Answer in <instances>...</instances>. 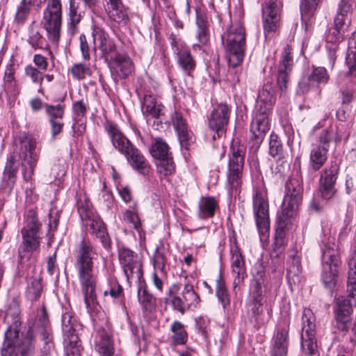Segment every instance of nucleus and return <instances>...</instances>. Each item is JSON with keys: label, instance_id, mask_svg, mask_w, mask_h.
Instances as JSON below:
<instances>
[{"label": "nucleus", "instance_id": "12", "mask_svg": "<svg viewBox=\"0 0 356 356\" xmlns=\"http://www.w3.org/2000/svg\"><path fill=\"white\" fill-rule=\"evenodd\" d=\"M286 191L282 211L286 215L295 216L302 200L303 188L301 180L295 177L290 178L286 184Z\"/></svg>", "mask_w": 356, "mask_h": 356}, {"label": "nucleus", "instance_id": "31", "mask_svg": "<svg viewBox=\"0 0 356 356\" xmlns=\"http://www.w3.org/2000/svg\"><path fill=\"white\" fill-rule=\"evenodd\" d=\"M119 259L127 282L131 284L134 273V255L131 250L122 248L119 251Z\"/></svg>", "mask_w": 356, "mask_h": 356}, {"label": "nucleus", "instance_id": "29", "mask_svg": "<svg viewBox=\"0 0 356 356\" xmlns=\"http://www.w3.org/2000/svg\"><path fill=\"white\" fill-rule=\"evenodd\" d=\"M275 102L274 91L270 85H264L259 92L256 110L270 113Z\"/></svg>", "mask_w": 356, "mask_h": 356}, {"label": "nucleus", "instance_id": "19", "mask_svg": "<svg viewBox=\"0 0 356 356\" xmlns=\"http://www.w3.org/2000/svg\"><path fill=\"white\" fill-rule=\"evenodd\" d=\"M289 325L279 327L273 339L270 356H286L289 346Z\"/></svg>", "mask_w": 356, "mask_h": 356}, {"label": "nucleus", "instance_id": "58", "mask_svg": "<svg viewBox=\"0 0 356 356\" xmlns=\"http://www.w3.org/2000/svg\"><path fill=\"white\" fill-rule=\"evenodd\" d=\"M31 11V8L24 4L20 3L17 8L15 16V21L17 24H22L26 20Z\"/></svg>", "mask_w": 356, "mask_h": 356}, {"label": "nucleus", "instance_id": "32", "mask_svg": "<svg viewBox=\"0 0 356 356\" xmlns=\"http://www.w3.org/2000/svg\"><path fill=\"white\" fill-rule=\"evenodd\" d=\"M328 150L325 147L314 145L309 154V164L314 171L319 170L327 159Z\"/></svg>", "mask_w": 356, "mask_h": 356}, {"label": "nucleus", "instance_id": "22", "mask_svg": "<svg viewBox=\"0 0 356 356\" xmlns=\"http://www.w3.org/2000/svg\"><path fill=\"white\" fill-rule=\"evenodd\" d=\"M330 76L327 70L323 67H317L309 75L304 76L299 83V88L302 92H308L316 83H326Z\"/></svg>", "mask_w": 356, "mask_h": 356}, {"label": "nucleus", "instance_id": "34", "mask_svg": "<svg viewBox=\"0 0 356 356\" xmlns=\"http://www.w3.org/2000/svg\"><path fill=\"white\" fill-rule=\"evenodd\" d=\"M351 9V4L348 0H341L339 4L337 13L334 17V28L340 29V31L346 33L348 25L346 23L347 15Z\"/></svg>", "mask_w": 356, "mask_h": 356}, {"label": "nucleus", "instance_id": "7", "mask_svg": "<svg viewBox=\"0 0 356 356\" xmlns=\"http://www.w3.org/2000/svg\"><path fill=\"white\" fill-rule=\"evenodd\" d=\"M42 23L49 39L54 44H58L62 26V9L58 0H48L43 13Z\"/></svg>", "mask_w": 356, "mask_h": 356}, {"label": "nucleus", "instance_id": "64", "mask_svg": "<svg viewBox=\"0 0 356 356\" xmlns=\"http://www.w3.org/2000/svg\"><path fill=\"white\" fill-rule=\"evenodd\" d=\"M346 63L348 67L350 74H353L356 69V51H349L346 56Z\"/></svg>", "mask_w": 356, "mask_h": 356}, {"label": "nucleus", "instance_id": "35", "mask_svg": "<svg viewBox=\"0 0 356 356\" xmlns=\"http://www.w3.org/2000/svg\"><path fill=\"white\" fill-rule=\"evenodd\" d=\"M107 3V11L109 17L118 22L120 23L125 20L127 13L123 8L121 0H105Z\"/></svg>", "mask_w": 356, "mask_h": 356}, {"label": "nucleus", "instance_id": "63", "mask_svg": "<svg viewBox=\"0 0 356 356\" xmlns=\"http://www.w3.org/2000/svg\"><path fill=\"white\" fill-rule=\"evenodd\" d=\"M3 90L8 95L16 97L19 91L17 81H10L3 84Z\"/></svg>", "mask_w": 356, "mask_h": 356}, {"label": "nucleus", "instance_id": "33", "mask_svg": "<svg viewBox=\"0 0 356 356\" xmlns=\"http://www.w3.org/2000/svg\"><path fill=\"white\" fill-rule=\"evenodd\" d=\"M218 207V202L213 197H202L198 204V216L201 219L211 218Z\"/></svg>", "mask_w": 356, "mask_h": 356}, {"label": "nucleus", "instance_id": "10", "mask_svg": "<svg viewBox=\"0 0 356 356\" xmlns=\"http://www.w3.org/2000/svg\"><path fill=\"white\" fill-rule=\"evenodd\" d=\"M253 210L259 233L264 238L270 229L268 202L265 191L255 190L253 195Z\"/></svg>", "mask_w": 356, "mask_h": 356}, {"label": "nucleus", "instance_id": "59", "mask_svg": "<svg viewBox=\"0 0 356 356\" xmlns=\"http://www.w3.org/2000/svg\"><path fill=\"white\" fill-rule=\"evenodd\" d=\"M122 292V286L115 281L111 283V287L108 290L104 291V296H110L113 298H118Z\"/></svg>", "mask_w": 356, "mask_h": 356}, {"label": "nucleus", "instance_id": "18", "mask_svg": "<svg viewBox=\"0 0 356 356\" xmlns=\"http://www.w3.org/2000/svg\"><path fill=\"white\" fill-rule=\"evenodd\" d=\"M230 115V108L227 104H220L211 111L209 118V126L215 131L218 138L225 133Z\"/></svg>", "mask_w": 356, "mask_h": 356}, {"label": "nucleus", "instance_id": "16", "mask_svg": "<svg viewBox=\"0 0 356 356\" xmlns=\"http://www.w3.org/2000/svg\"><path fill=\"white\" fill-rule=\"evenodd\" d=\"M339 172L337 164L326 167L321 172L319 179V192L325 200H330L336 193L335 183Z\"/></svg>", "mask_w": 356, "mask_h": 356}, {"label": "nucleus", "instance_id": "57", "mask_svg": "<svg viewBox=\"0 0 356 356\" xmlns=\"http://www.w3.org/2000/svg\"><path fill=\"white\" fill-rule=\"evenodd\" d=\"M39 321L41 323L42 326L40 334L42 340L44 342H45V341L51 340L49 338L50 331L49 328V320L44 309L42 311V315L40 317Z\"/></svg>", "mask_w": 356, "mask_h": 356}, {"label": "nucleus", "instance_id": "56", "mask_svg": "<svg viewBox=\"0 0 356 356\" xmlns=\"http://www.w3.org/2000/svg\"><path fill=\"white\" fill-rule=\"evenodd\" d=\"M71 73L74 78L81 80L85 79L86 75L90 74V69L81 63L75 64L71 69Z\"/></svg>", "mask_w": 356, "mask_h": 356}, {"label": "nucleus", "instance_id": "38", "mask_svg": "<svg viewBox=\"0 0 356 356\" xmlns=\"http://www.w3.org/2000/svg\"><path fill=\"white\" fill-rule=\"evenodd\" d=\"M43 292V285L40 277H32L28 282L26 296L31 301L37 300Z\"/></svg>", "mask_w": 356, "mask_h": 356}, {"label": "nucleus", "instance_id": "27", "mask_svg": "<svg viewBox=\"0 0 356 356\" xmlns=\"http://www.w3.org/2000/svg\"><path fill=\"white\" fill-rule=\"evenodd\" d=\"M95 350L100 356H114L115 348L111 334L100 330L95 341Z\"/></svg>", "mask_w": 356, "mask_h": 356}, {"label": "nucleus", "instance_id": "28", "mask_svg": "<svg viewBox=\"0 0 356 356\" xmlns=\"http://www.w3.org/2000/svg\"><path fill=\"white\" fill-rule=\"evenodd\" d=\"M86 227H89L92 233L101 240L104 248H108L110 241L104 222L94 215L89 219L85 220Z\"/></svg>", "mask_w": 356, "mask_h": 356}, {"label": "nucleus", "instance_id": "3", "mask_svg": "<svg viewBox=\"0 0 356 356\" xmlns=\"http://www.w3.org/2000/svg\"><path fill=\"white\" fill-rule=\"evenodd\" d=\"M19 314V304L13 300L6 314L7 318H12L13 325L8 327L5 333L1 356H30L31 354L33 347L31 341L26 339L21 341L19 339V327L21 325Z\"/></svg>", "mask_w": 356, "mask_h": 356}, {"label": "nucleus", "instance_id": "17", "mask_svg": "<svg viewBox=\"0 0 356 356\" xmlns=\"http://www.w3.org/2000/svg\"><path fill=\"white\" fill-rule=\"evenodd\" d=\"M263 26L265 34L275 33L280 26V9L276 0H266L262 8Z\"/></svg>", "mask_w": 356, "mask_h": 356}, {"label": "nucleus", "instance_id": "8", "mask_svg": "<svg viewBox=\"0 0 356 356\" xmlns=\"http://www.w3.org/2000/svg\"><path fill=\"white\" fill-rule=\"evenodd\" d=\"M316 317L310 309H305L302 316L301 348L304 356H319L316 339Z\"/></svg>", "mask_w": 356, "mask_h": 356}, {"label": "nucleus", "instance_id": "11", "mask_svg": "<svg viewBox=\"0 0 356 356\" xmlns=\"http://www.w3.org/2000/svg\"><path fill=\"white\" fill-rule=\"evenodd\" d=\"M40 224L34 211L29 210L26 218V225L22 230L24 250L33 252L40 244Z\"/></svg>", "mask_w": 356, "mask_h": 356}, {"label": "nucleus", "instance_id": "20", "mask_svg": "<svg viewBox=\"0 0 356 356\" xmlns=\"http://www.w3.org/2000/svg\"><path fill=\"white\" fill-rule=\"evenodd\" d=\"M269 113L256 110L250 125V131L257 143L263 141L270 129Z\"/></svg>", "mask_w": 356, "mask_h": 356}, {"label": "nucleus", "instance_id": "60", "mask_svg": "<svg viewBox=\"0 0 356 356\" xmlns=\"http://www.w3.org/2000/svg\"><path fill=\"white\" fill-rule=\"evenodd\" d=\"M79 41H80V49H81L82 56H83V59L86 60H90V51L89 45L87 42L86 35L83 34L80 35Z\"/></svg>", "mask_w": 356, "mask_h": 356}, {"label": "nucleus", "instance_id": "46", "mask_svg": "<svg viewBox=\"0 0 356 356\" xmlns=\"http://www.w3.org/2000/svg\"><path fill=\"white\" fill-rule=\"evenodd\" d=\"M291 54L292 49L289 46H286L281 55L278 70L291 72L293 64Z\"/></svg>", "mask_w": 356, "mask_h": 356}, {"label": "nucleus", "instance_id": "2", "mask_svg": "<svg viewBox=\"0 0 356 356\" xmlns=\"http://www.w3.org/2000/svg\"><path fill=\"white\" fill-rule=\"evenodd\" d=\"M97 259V253L89 241L83 239L79 245L74 264L82 291L84 301L88 309H94L97 302L95 293L96 276L94 270V261Z\"/></svg>", "mask_w": 356, "mask_h": 356}, {"label": "nucleus", "instance_id": "36", "mask_svg": "<svg viewBox=\"0 0 356 356\" xmlns=\"http://www.w3.org/2000/svg\"><path fill=\"white\" fill-rule=\"evenodd\" d=\"M344 32L340 31V29H337L333 28L330 30L329 33L327 35V42L331 43L333 47H328L330 49H332L333 51L330 53V67L332 69L334 65L335 60L337 56L335 55V51L337 49V44L343 40V37L345 36Z\"/></svg>", "mask_w": 356, "mask_h": 356}, {"label": "nucleus", "instance_id": "61", "mask_svg": "<svg viewBox=\"0 0 356 356\" xmlns=\"http://www.w3.org/2000/svg\"><path fill=\"white\" fill-rule=\"evenodd\" d=\"M72 109L76 118H83L86 113V106L83 100L76 101L73 104Z\"/></svg>", "mask_w": 356, "mask_h": 356}, {"label": "nucleus", "instance_id": "9", "mask_svg": "<svg viewBox=\"0 0 356 356\" xmlns=\"http://www.w3.org/2000/svg\"><path fill=\"white\" fill-rule=\"evenodd\" d=\"M339 263V254L335 245H326L322 254L321 280L329 289H332L337 283Z\"/></svg>", "mask_w": 356, "mask_h": 356}, {"label": "nucleus", "instance_id": "21", "mask_svg": "<svg viewBox=\"0 0 356 356\" xmlns=\"http://www.w3.org/2000/svg\"><path fill=\"white\" fill-rule=\"evenodd\" d=\"M336 310V326L340 331H346L349 327L350 315L353 312L352 303L350 300L339 298Z\"/></svg>", "mask_w": 356, "mask_h": 356}, {"label": "nucleus", "instance_id": "37", "mask_svg": "<svg viewBox=\"0 0 356 356\" xmlns=\"http://www.w3.org/2000/svg\"><path fill=\"white\" fill-rule=\"evenodd\" d=\"M64 345L66 356H80L81 343L79 337L75 332L65 333L64 334Z\"/></svg>", "mask_w": 356, "mask_h": 356}, {"label": "nucleus", "instance_id": "43", "mask_svg": "<svg viewBox=\"0 0 356 356\" xmlns=\"http://www.w3.org/2000/svg\"><path fill=\"white\" fill-rule=\"evenodd\" d=\"M156 165L157 172L161 177H168L175 172V167L172 156L156 160Z\"/></svg>", "mask_w": 356, "mask_h": 356}, {"label": "nucleus", "instance_id": "13", "mask_svg": "<svg viewBox=\"0 0 356 356\" xmlns=\"http://www.w3.org/2000/svg\"><path fill=\"white\" fill-rule=\"evenodd\" d=\"M104 128L113 146L126 156L129 164L134 167V147L131 142L120 131L115 124L107 122Z\"/></svg>", "mask_w": 356, "mask_h": 356}, {"label": "nucleus", "instance_id": "26", "mask_svg": "<svg viewBox=\"0 0 356 356\" xmlns=\"http://www.w3.org/2000/svg\"><path fill=\"white\" fill-rule=\"evenodd\" d=\"M231 268L234 276V284H239L245 275V264L243 256L237 246L231 248Z\"/></svg>", "mask_w": 356, "mask_h": 356}, {"label": "nucleus", "instance_id": "6", "mask_svg": "<svg viewBox=\"0 0 356 356\" xmlns=\"http://www.w3.org/2000/svg\"><path fill=\"white\" fill-rule=\"evenodd\" d=\"M168 296L173 309L182 314L197 308L200 301L193 286L188 283L183 288L181 284H172L168 289Z\"/></svg>", "mask_w": 356, "mask_h": 356}, {"label": "nucleus", "instance_id": "4", "mask_svg": "<svg viewBox=\"0 0 356 356\" xmlns=\"http://www.w3.org/2000/svg\"><path fill=\"white\" fill-rule=\"evenodd\" d=\"M223 40H225V54L228 65L236 67L243 62L246 47L243 26L238 23L232 24L223 36Z\"/></svg>", "mask_w": 356, "mask_h": 356}, {"label": "nucleus", "instance_id": "55", "mask_svg": "<svg viewBox=\"0 0 356 356\" xmlns=\"http://www.w3.org/2000/svg\"><path fill=\"white\" fill-rule=\"evenodd\" d=\"M290 71H284L278 70V74L277 77V83L279 87L280 95L285 93L288 88L289 83V74Z\"/></svg>", "mask_w": 356, "mask_h": 356}, {"label": "nucleus", "instance_id": "14", "mask_svg": "<svg viewBox=\"0 0 356 356\" xmlns=\"http://www.w3.org/2000/svg\"><path fill=\"white\" fill-rule=\"evenodd\" d=\"M170 40L173 52L177 55L179 66L187 73L194 70L196 63L185 42L174 34L170 35Z\"/></svg>", "mask_w": 356, "mask_h": 356}, {"label": "nucleus", "instance_id": "1", "mask_svg": "<svg viewBox=\"0 0 356 356\" xmlns=\"http://www.w3.org/2000/svg\"><path fill=\"white\" fill-rule=\"evenodd\" d=\"M36 143L25 133L17 135L13 143V152L8 157L3 171V179L12 188L15 182L16 175L19 168V160H22L23 177L24 180L32 179L34 170L39 159V154L35 151Z\"/></svg>", "mask_w": 356, "mask_h": 356}, {"label": "nucleus", "instance_id": "15", "mask_svg": "<svg viewBox=\"0 0 356 356\" xmlns=\"http://www.w3.org/2000/svg\"><path fill=\"white\" fill-rule=\"evenodd\" d=\"M244 156L242 151L231 147L228 163L227 180L231 188H237L241 183Z\"/></svg>", "mask_w": 356, "mask_h": 356}, {"label": "nucleus", "instance_id": "24", "mask_svg": "<svg viewBox=\"0 0 356 356\" xmlns=\"http://www.w3.org/2000/svg\"><path fill=\"white\" fill-rule=\"evenodd\" d=\"M135 268H137V277L138 280V301L141 304L143 309L151 312L154 305V300L151 294H149L145 286V280L143 277L142 264L140 263H135Z\"/></svg>", "mask_w": 356, "mask_h": 356}, {"label": "nucleus", "instance_id": "42", "mask_svg": "<svg viewBox=\"0 0 356 356\" xmlns=\"http://www.w3.org/2000/svg\"><path fill=\"white\" fill-rule=\"evenodd\" d=\"M348 292L350 297L353 298H356V255L353 256L349 262Z\"/></svg>", "mask_w": 356, "mask_h": 356}, {"label": "nucleus", "instance_id": "53", "mask_svg": "<svg viewBox=\"0 0 356 356\" xmlns=\"http://www.w3.org/2000/svg\"><path fill=\"white\" fill-rule=\"evenodd\" d=\"M77 208L80 218L83 221L86 219H89L94 215L91 208V204L86 199L84 200H79L77 202Z\"/></svg>", "mask_w": 356, "mask_h": 356}, {"label": "nucleus", "instance_id": "5", "mask_svg": "<svg viewBox=\"0 0 356 356\" xmlns=\"http://www.w3.org/2000/svg\"><path fill=\"white\" fill-rule=\"evenodd\" d=\"M93 42L95 46H98L101 50L102 56L106 63L113 61L122 72L123 77H127L131 74V70L129 67L131 62L122 55H115V45L108 35L102 29L95 28L92 31ZM96 51V47H94Z\"/></svg>", "mask_w": 356, "mask_h": 356}, {"label": "nucleus", "instance_id": "23", "mask_svg": "<svg viewBox=\"0 0 356 356\" xmlns=\"http://www.w3.org/2000/svg\"><path fill=\"white\" fill-rule=\"evenodd\" d=\"M295 216L286 215L284 211L278 217L277 226L275 234L274 249L279 250L286 245V234Z\"/></svg>", "mask_w": 356, "mask_h": 356}, {"label": "nucleus", "instance_id": "40", "mask_svg": "<svg viewBox=\"0 0 356 356\" xmlns=\"http://www.w3.org/2000/svg\"><path fill=\"white\" fill-rule=\"evenodd\" d=\"M151 154L156 160L172 156L169 152L168 145L161 138L155 139L152 145Z\"/></svg>", "mask_w": 356, "mask_h": 356}, {"label": "nucleus", "instance_id": "39", "mask_svg": "<svg viewBox=\"0 0 356 356\" xmlns=\"http://www.w3.org/2000/svg\"><path fill=\"white\" fill-rule=\"evenodd\" d=\"M28 43L34 49H42L45 44V39L39 31V27L33 22L29 27Z\"/></svg>", "mask_w": 356, "mask_h": 356}, {"label": "nucleus", "instance_id": "44", "mask_svg": "<svg viewBox=\"0 0 356 356\" xmlns=\"http://www.w3.org/2000/svg\"><path fill=\"white\" fill-rule=\"evenodd\" d=\"M174 333L172 341L175 344H184L188 338V334L184 329V325L179 321H175L170 328Z\"/></svg>", "mask_w": 356, "mask_h": 356}, {"label": "nucleus", "instance_id": "50", "mask_svg": "<svg viewBox=\"0 0 356 356\" xmlns=\"http://www.w3.org/2000/svg\"><path fill=\"white\" fill-rule=\"evenodd\" d=\"M154 270H159L161 274V277H167V271L165 270L166 257L164 252L156 250L154 255Z\"/></svg>", "mask_w": 356, "mask_h": 356}, {"label": "nucleus", "instance_id": "51", "mask_svg": "<svg viewBox=\"0 0 356 356\" xmlns=\"http://www.w3.org/2000/svg\"><path fill=\"white\" fill-rule=\"evenodd\" d=\"M135 170L140 174L146 175L149 172V165L145 157L135 149Z\"/></svg>", "mask_w": 356, "mask_h": 356}, {"label": "nucleus", "instance_id": "54", "mask_svg": "<svg viewBox=\"0 0 356 356\" xmlns=\"http://www.w3.org/2000/svg\"><path fill=\"white\" fill-rule=\"evenodd\" d=\"M300 262L298 259H293V264L287 269V277L289 281L292 280L293 283L299 282V275L301 273Z\"/></svg>", "mask_w": 356, "mask_h": 356}, {"label": "nucleus", "instance_id": "25", "mask_svg": "<svg viewBox=\"0 0 356 356\" xmlns=\"http://www.w3.org/2000/svg\"><path fill=\"white\" fill-rule=\"evenodd\" d=\"M171 121L181 145L186 147L192 142L193 134L188 129L186 120L181 113L175 111L172 114Z\"/></svg>", "mask_w": 356, "mask_h": 356}, {"label": "nucleus", "instance_id": "62", "mask_svg": "<svg viewBox=\"0 0 356 356\" xmlns=\"http://www.w3.org/2000/svg\"><path fill=\"white\" fill-rule=\"evenodd\" d=\"M209 31L208 29H198L197 33V38L198 40L199 43L195 44L194 47H200L202 45H204L209 41Z\"/></svg>", "mask_w": 356, "mask_h": 356}, {"label": "nucleus", "instance_id": "48", "mask_svg": "<svg viewBox=\"0 0 356 356\" xmlns=\"http://www.w3.org/2000/svg\"><path fill=\"white\" fill-rule=\"evenodd\" d=\"M79 6L74 0H70V31L73 33L76 26L80 22L83 16L82 13L78 12Z\"/></svg>", "mask_w": 356, "mask_h": 356}, {"label": "nucleus", "instance_id": "49", "mask_svg": "<svg viewBox=\"0 0 356 356\" xmlns=\"http://www.w3.org/2000/svg\"><path fill=\"white\" fill-rule=\"evenodd\" d=\"M283 148L278 136L271 134L269 141V154L274 158L280 159L282 155Z\"/></svg>", "mask_w": 356, "mask_h": 356}, {"label": "nucleus", "instance_id": "45", "mask_svg": "<svg viewBox=\"0 0 356 356\" xmlns=\"http://www.w3.org/2000/svg\"><path fill=\"white\" fill-rule=\"evenodd\" d=\"M43 108L49 117V120H60L63 118L65 108L64 104H58L57 105H51L44 104Z\"/></svg>", "mask_w": 356, "mask_h": 356}, {"label": "nucleus", "instance_id": "30", "mask_svg": "<svg viewBox=\"0 0 356 356\" xmlns=\"http://www.w3.org/2000/svg\"><path fill=\"white\" fill-rule=\"evenodd\" d=\"M340 132L341 131L332 126L322 130L318 138V144L316 145L329 150L331 142L334 141L335 143H338L341 141L343 137Z\"/></svg>", "mask_w": 356, "mask_h": 356}, {"label": "nucleus", "instance_id": "41", "mask_svg": "<svg viewBox=\"0 0 356 356\" xmlns=\"http://www.w3.org/2000/svg\"><path fill=\"white\" fill-rule=\"evenodd\" d=\"M216 294L218 300L221 302L224 309H226L230 305V298L225 286L224 280L220 275H218L216 280Z\"/></svg>", "mask_w": 356, "mask_h": 356}, {"label": "nucleus", "instance_id": "52", "mask_svg": "<svg viewBox=\"0 0 356 356\" xmlns=\"http://www.w3.org/2000/svg\"><path fill=\"white\" fill-rule=\"evenodd\" d=\"M320 0H302L300 12L302 17H309L316 9Z\"/></svg>", "mask_w": 356, "mask_h": 356}, {"label": "nucleus", "instance_id": "47", "mask_svg": "<svg viewBox=\"0 0 356 356\" xmlns=\"http://www.w3.org/2000/svg\"><path fill=\"white\" fill-rule=\"evenodd\" d=\"M24 74L29 78L34 84L41 86L44 80V73L42 70L33 66L28 65L24 67Z\"/></svg>", "mask_w": 356, "mask_h": 356}]
</instances>
